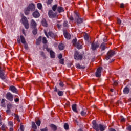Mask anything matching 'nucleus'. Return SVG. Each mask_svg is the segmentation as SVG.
Wrapping results in <instances>:
<instances>
[{
	"mask_svg": "<svg viewBox=\"0 0 131 131\" xmlns=\"http://www.w3.org/2000/svg\"><path fill=\"white\" fill-rule=\"evenodd\" d=\"M77 39L76 38H75L72 41L73 45L74 46V47H76L78 50H80V49H82V45H81V43L80 42H77Z\"/></svg>",
	"mask_w": 131,
	"mask_h": 131,
	"instance_id": "nucleus-1",
	"label": "nucleus"
},
{
	"mask_svg": "<svg viewBox=\"0 0 131 131\" xmlns=\"http://www.w3.org/2000/svg\"><path fill=\"white\" fill-rule=\"evenodd\" d=\"M21 22L23 25H24L26 29H28V28H29V23H28V20L27 19V18H26V17L23 16L22 17Z\"/></svg>",
	"mask_w": 131,
	"mask_h": 131,
	"instance_id": "nucleus-2",
	"label": "nucleus"
},
{
	"mask_svg": "<svg viewBox=\"0 0 131 131\" xmlns=\"http://www.w3.org/2000/svg\"><path fill=\"white\" fill-rule=\"evenodd\" d=\"M75 16L76 22L78 25H79V24H81V23H83V18L80 17L79 14H78V13L76 12Z\"/></svg>",
	"mask_w": 131,
	"mask_h": 131,
	"instance_id": "nucleus-3",
	"label": "nucleus"
},
{
	"mask_svg": "<svg viewBox=\"0 0 131 131\" xmlns=\"http://www.w3.org/2000/svg\"><path fill=\"white\" fill-rule=\"evenodd\" d=\"M100 47V43L98 41H94L91 43V49L92 51H96Z\"/></svg>",
	"mask_w": 131,
	"mask_h": 131,
	"instance_id": "nucleus-4",
	"label": "nucleus"
},
{
	"mask_svg": "<svg viewBox=\"0 0 131 131\" xmlns=\"http://www.w3.org/2000/svg\"><path fill=\"white\" fill-rule=\"evenodd\" d=\"M74 58L75 60H82V55L79 54V52H78V51H76L75 52Z\"/></svg>",
	"mask_w": 131,
	"mask_h": 131,
	"instance_id": "nucleus-5",
	"label": "nucleus"
},
{
	"mask_svg": "<svg viewBox=\"0 0 131 131\" xmlns=\"http://www.w3.org/2000/svg\"><path fill=\"white\" fill-rule=\"evenodd\" d=\"M48 16L49 18H58V14L57 12L54 13L53 10H49L48 12Z\"/></svg>",
	"mask_w": 131,
	"mask_h": 131,
	"instance_id": "nucleus-6",
	"label": "nucleus"
},
{
	"mask_svg": "<svg viewBox=\"0 0 131 131\" xmlns=\"http://www.w3.org/2000/svg\"><path fill=\"white\" fill-rule=\"evenodd\" d=\"M115 55V51L111 50L107 52V56H106L105 59L106 60H108L111 57L114 56Z\"/></svg>",
	"mask_w": 131,
	"mask_h": 131,
	"instance_id": "nucleus-7",
	"label": "nucleus"
},
{
	"mask_svg": "<svg viewBox=\"0 0 131 131\" xmlns=\"http://www.w3.org/2000/svg\"><path fill=\"white\" fill-rule=\"evenodd\" d=\"M6 98L8 100V101H10V102H12L13 100H14V96H13V94L10 92L6 94Z\"/></svg>",
	"mask_w": 131,
	"mask_h": 131,
	"instance_id": "nucleus-8",
	"label": "nucleus"
},
{
	"mask_svg": "<svg viewBox=\"0 0 131 131\" xmlns=\"http://www.w3.org/2000/svg\"><path fill=\"white\" fill-rule=\"evenodd\" d=\"M0 78L4 80V79H6V76H5V71H4V69L2 68V67H0Z\"/></svg>",
	"mask_w": 131,
	"mask_h": 131,
	"instance_id": "nucleus-9",
	"label": "nucleus"
},
{
	"mask_svg": "<svg viewBox=\"0 0 131 131\" xmlns=\"http://www.w3.org/2000/svg\"><path fill=\"white\" fill-rule=\"evenodd\" d=\"M92 124L93 125V127L94 129H95V130H96V131H98L99 130V124H97V122H96L95 120L93 121Z\"/></svg>",
	"mask_w": 131,
	"mask_h": 131,
	"instance_id": "nucleus-10",
	"label": "nucleus"
},
{
	"mask_svg": "<svg viewBox=\"0 0 131 131\" xmlns=\"http://www.w3.org/2000/svg\"><path fill=\"white\" fill-rule=\"evenodd\" d=\"M63 35L67 39H70V38H71V35H70V34H69L67 31H63Z\"/></svg>",
	"mask_w": 131,
	"mask_h": 131,
	"instance_id": "nucleus-11",
	"label": "nucleus"
},
{
	"mask_svg": "<svg viewBox=\"0 0 131 131\" xmlns=\"http://www.w3.org/2000/svg\"><path fill=\"white\" fill-rule=\"evenodd\" d=\"M101 71H102V67L97 69L95 74L96 77H100L101 76Z\"/></svg>",
	"mask_w": 131,
	"mask_h": 131,
	"instance_id": "nucleus-12",
	"label": "nucleus"
},
{
	"mask_svg": "<svg viewBox=\"0 0 131 131\" xmlns=\"http://www.w3.org/2000/svg\"><path fill=\"white\" fill-rule=\"evenodd\" d=\"M32 15L34 18H39L40 16V14L37 10H36L35 12H34Z\"/></svg>",
	"mask_w": 131,
	"mask_h": 131,
	"instance_id": "nucleus-13",
	"label": "nucleus"
},
{
	"mask_svg": "<svg viewBox=\"0 0 131 131\" xmlns=\"http://www.w3.org/2000/svg\"><path fill=\"white\" fill-rule=\"evenodd\" d=\"M28 8L31 11V12H33L35 10V5L34 4H31L28 7Z\"/></svg>",
	"mask_w": 131,
	"mask_h": 131,
	"instance_id": "nucleus-14",
	"label": "nucleus"
},
{
	"mask_svg": "<svg viewBox=\"0 0 131 131\" xmlns=\"http://www.w3.org/2000/svg\"><path fill=\"white\" fill-rule=\"evenodd\" d=\"M36 26H37V24L34 19H32L31 20V27L32 28H36Z\"/></svg>",
	"mask_w": 131,
	"mask_h": 131,
	"instance_id": "nucleus-15",
	"label": "nucleus"
},
{
	"mask_svg": "<svg viewBox=\"0 0 131 131\" xmlns=\"http://www.w3.org/2000/svg\"><path fill=\"white\" fill-rule=\"evenodd\" d=\"M9 90L12 92V93H15V94H17L18 93V90H17V88L14 86H10L9 88Z\"/></svg>",
	"mask_w": 131,
	"mask_h": 131,
	"instance_id": "nucleus-16",
	"label": "nucleus"
},
{
	"mask_svg": "<svg viewBox=\"0 0 131 131\" xmlns=\"http://www.w3.org/2000/svg\"><path fill=\"white\" fill-rule=\"evenodd\" d=\"M105 128L106 127L102 124H99L98 126V131H104L105 130Z\"/></svg>",
	"mask_w": 131,
	"mask_h": 131,
	"instance_id": "nucleus-17",
	"label": "nucleus"
},
{
	"mask_svg": "<svg viewBox=\"0 0 131 131\" xmlns=\"http://www.w3.org/2000/svg\"><path fill=\"white\" fill-rule=\"evenodd\" d=\"M48 34L49 36H50V37H52V38H56V37H57V35H56V34H54V33L52 32H49L48 33Z\"/></svg>",
	"mask_w": 131,
	"mask_h": 131,
	"instance_id": "nucleus-18",
	"label": "nucleus"
},
{
	"mask_svg": "<svg viewBox=\"0 0 131 131\" xmlns=\"http://www.w3.org/2000/svg\"><path fill=\"white\" fill-rule=\"evenodd\" d=\"M41 24L42 26H44V27H48V23H47V20H46V19H43L42 20Z\"/></svg>",
	"mask_w": 131,
	"mask_h": 131,
	"instance_id": "nucleus-19",
	"label": "nucleus"
},
{
	"mask_svg": "<svg viewBox=\"0 0 131 131\" xmlns=\"http://www.w3.org/2000/svg\"><path fill=\"white\" fill-rule=\"evenodd\" d=\"M57 12H58V13H62V12H64V8L61 6L57 7Z\"/></svg>",
	"mask_w": 131,
	"mask_h": 131,
	"instance_id": "nucleus-20",
	"label": "nucleus"
},
{
	"mask_svg": "<svg viewBox=\"0 0 131 131\" xmlns=\"http://www.w3.org/2000/svg\"><path fill=\"white\" fill-rule=\"evenodd\" d=\"M100 48L101 49V51H105L106 50V43H102L100 45Z\"/></svg>",
	"mask_w": 131,
	"mask_h": 131,
	"instance_id": "nucleus-21",
	"label": "nucleus"
},
{
	"mask_svg": "<svg viewBox=\"0 0 131 131\" xmlns=\"http://www.w3.org/2000/svg\"><path fill=\"white\" fill-rule=\"evenodd\" d=\"M76 67L78 69H84L85 68V67L81 66L79 63H77L76 64Z\"/></svg>",
	"mask_w": 131,
	"mask_h": 131,
	"instance_id": "nucleus-22",
	"label": "nucleus"
},
{
	"mask_svg": "<svg viewBox=\"0 0 131 131\" xmlns=\"http://www.w3.org/2000/svg\"><path fill=\"white\" fill-rule=\"evenodd\" d=\"M50 127L53 129L54 131L57 130L58 129V127L55 125H54L53 124L50 125Z\"/></svg>",
	"mask_w": 131,
	"mask_h": 131,
	"instance_id": "nucleus-23",
	"label": "nucleus"
},
{
	"mask_svg": "<svg viewBox=\"0 0 131 131\" xmlns=\"http://www.w3.org/2000/svg\"><path fill=\"white\" fill-rule=\"evenodd\" d=\"M31 11L28 8V7L25 9V15H29V13H30Z\"/></svg>",
	"mask_w": 131,
	"mask_h": 131,
	"instance_id": "nucleus-24",
	"label": "nucleus"
},
{
	"mask_svg": "<svg viewBox=\"0 0 131 131\" xmlns=\"http://www.w3.org/2000/svg\"><path fill=\"white\" fill-rule=\"evenodd\" d=\"M50 57L51 58H55L56 57V55H55V52H54V51L51 50L50 51Z\"/></svg>",
	"mask_w": 131,
	"mask_h": 131,
	"instance_id": "nucleus-25",
	"label": "nucleus"
},
{
	"mask_svg": "<svg viewBox=\"0 0 131 131\" xmlns=\"http://www.w3.org/2000/svg\"><path fill=\"white\" fill-rule=\"evenodd\" d=\"M58 48L60 51H62L64 50V49H65V47L64 46V44L63 43L59 44L58 46Z\"/></svg>",
	"mask_w": 131,
	"mask_h": 131,
	"instance_id": "nucleus-26",
	"label": "nucleus"
},
{
	"mask_svg": "<svg viewBox=\"0 0 131 131\" xmlns=\"http://www.w3.org/2000/svg\"><path fill=\"white\" fill-rule=\"evenodd\" d=\"M123 93L124 94H128L129 93V89L127 87H125L123 90Z\"/></svg>",
	"mask_w": 131,
	"mask_h": 131,
	"instance_id": "nucleus-27",
	"label": "nucleus"
},
{
	"mask_svg": "<svg viewBox=\"0 0 131 131\" xmlns=\"http://www.w3.org/2000/svg\"><path fill=\"white\" fill-rule=\"evenodd\" d=\"M72 109L74 111V112H77V109L76 108V104H74L72 106Z\"/></svg>",
	"mask_w": 131,
	"mask_h": 131,
	"instance_id": "nucleus-28",
	"label": "nucleus"
},
{
	"mask_svg": "<svg viewBox=\"0 0 131 131\" xmlns=\"http://www.w3.org/2000/svg\"><path fill=\"white\" fill-rule=\"evenodd\" d=\"M58 9V5L55 4L52 6V9L53 10V12H56V10Z\"/></svg>",
	"mask_w": 131,
	"mask_h": 131,
	"instance_id": "nucleus-29",
	"label": "nucleus"
},
{
	"mask_svg": "<svg viewBox=\"0 0 131 131\" xmlns=\"http://www.w3.org/2000/svg\"><path fill=\"white\" fill-rule=\"evenodd\" d=\"M20 40L23 44L26 43V41L25 40V38H24V36H20Z\"/></svg>",
	"mask_w": 131,
	"mask_h": 131,
	"instance_id": "nucleus-30",
	"label": "nucleus"
},
{
	"mask_svg": "<svg viewBox=\"0 0 131 131\" xmlns=\"http://www.w3.org/2000/svg\"><path fill=\"white\" fill-rule=\"evenodd\" d=\"M32 127L33 128V129H36L37 128V127L36 126V125L35 124V123L34 122H32Z\"/></svg>",
	"mask_w": 131,
	"mask_h": 131,
	"instance_id": "nucleus-31",
	"label": "nucleus"
},
{
	"mask_svg": "<svg viewBox=\"0 0 131 131\" xmlns=\"http://www.w3.org/2000/svg\"><path fill=\"white\" fill-rule=\"evenodd\" d=\"M42 37L41 36H40L38 39L37 40L36 45H38L39 43H40V42L41 41Z\"/></svg>",
	"mask_w": 131,
	"mask_h": 131,
	"instance_id": "nucleus-32",
	"label": "nucleus"
},
{
	"mask_svg": "<svg viewBox=\"0 0 131 131\" xmlns=\"http://www.w3.org/2000/svg\"><path fill=\"white\" fill-rule=\"evenodd\" d=\"M37 7L39 10H41V9H42V5L41 3H38L37 4Z\"/></svg>",
	"mask_w": 131,
	"mask_h": 131,
	"instance_id": "nucleus-33",
	"label": "nucleus"
},
{
	"mask_svg": "<svg viewBox=\"0 0 131 131\" xmlns=\"http://www.w3.org/2000/svg\"><path fill=\"white\" fill-rule=\"evenodd\" d=\"M81 115L82 116H85L86 115V111L85 110H83L81 112Z\"/></svg>",
	"mask_w": 131,
	"mask_h": 131,
	"instance_id": "nucleus-34",
	"label": "nucleus"
},
{
	"mask_svg": "<svg viewBox=\"0 0 131 131\" xmlns=\"http://www.w3.org/2000/svg\"><path fill=\"white\" fill-rule=\"evenodd\" d=\"M5 102H6V99H2L1 100V106L2 107H4L5 106Z\"/></svg>",
	"mask_w": 131,
	"mask_h": 131,
	"instance_id": "nucleus-35",
	"label": "nucleus"
},
{
	"mask_svg": "<svg viewBox=\"0 0 131 131\" xmlns=\"http://www.w3.org/2000/svg\"><path fill=\"white\" fill-rule=\"evenodd\" d=\"M64 129H66L67 130L69 129V125L68 123H66L64 125Z\"/></svg>",
	"mask_w": 131,
	"mask_h": 131,
	"instance_id": "nucleus-36",
	"label": "nucleus"
},
{
	"mask_svg": "<svg viewBox=\"0 0 131 131\" xmlns=\"http://www.w3.org/2000/svg\"><path fill=\"white\" fill-rule=\"evenodd\" d=\"M64 94V92L63 91H59L58 92V95L59 97H62L63 95Z\"/></svg>",
	"mask_w": 131,
	"mask_h": 131,
	"instance_id": "nucleus-37",
	"label": "nucleus"
},
{
	"mask_svg": "<svg viewBox=\"0 0 131 131\" xmlns=\"http://www.w3.org/2000/svg\"><path fill=\"white\" fill-rule=\"evenodd\" d=\"M42 42L45 45L48 42V40H47V38H46V37H43V38H42Z\"/></svg>",
	"mask_w": 131,
	"mask_h": 131,
	"instance_id": "nucleus-38",
	"label": "nucleus"
},
{
	"mask_svg": "<svg viewBox=\"0 0 131 131\" xmlns=\"http://www.w3.org/2000/svg\"><path fill=\"white\" fill-rule=\"evenodd\" d=\"M34 29L33 30V34L34 35H36L37 34V29L34 28Z\"/></svg>",
	"mask_w": 131,
	"mask_h": 131,
	"instance_id": "nucleus-39",
	"label": "nucleus"
},
{
	"mask_svg": "<svg viewBox=\"0 0 131 131\" xmlns=\"http://www.w3.org/2000/svg\"><path fill=\"white\" fill-rule=\"evenodd\" d=\"M84 38L85 39V40H89V35H88V34H85L84 36Z\"/></svg>",
	"mask_w": 131,
	"mask_h": 131,
	"instance_id": "nucleus-40",
	"label": "nucleus"
},
{
	"mask_svg": "<svg viewBox=\"0 0 131 131\" xmlns=\"http://www.w3.org/2000/svg\"><path fill=\"white\" fill-rule=\"evenodd\" d=\"M59 63L62 65H64V59L61 58L59 59Z\"/></svg>",
	"mask_w": 131,
	"mask_h": 131,
	"instance_id": "nucleus-41",
	"label": "nucleus"
},
{
	"mask_svg": "<svg viewBox=\"0 0 131 131\" xmlns=\"http://www.w3.org/2000/svg\"><path fill=\"white\" fill-rule=\"evenodd\" d=\"M64 27H68V21H64L63 24Z\"/></svg>",
	"mask_w": 131,
	"mask_h": 131,
	"instance_id": "nucleus-42",
	"label": "nucleus"
},
{
	"mask_svg": "<svg viewBox=\"0 0 131 131\" xmlns=\"http://www.w3.org/2000/svg\"><path fill=\"white\" fill-rule=\"evenodd\" d=\"M37 126H40V124L41 123V122L40 121V120H38L36 122Z\"/></svg>",
	"mask_w": 131,
	"mask_h": 131,
	"instance_id": "nucleus-43",
	"label": "nucleus"
},
{
	"mask_svg": "<svg viewBox=\"0 0 131 131\" xmlns=\"http://www.w3.org/2000/svg\"><path fill=\"white\" fill-rule=\"evenodd\" d=\"M6 125H3L2 126V130L3 131H6Z\"/></svg>",
	"mask_w": 131,
	"mask_h": 131,
	"instance_id": "nucleus-44",
	"label": "nucleus"
},
{
	"mask_svg": "<svg viewBox=\"0 0 131 131\" xmlns=\"http://www.w3.org/2000/svg\"><path fill=\"white\" fill-rule=\"evenodd\" d=\"M13 105L12 104L7 105V109H12Z\"/></svg>",
	"mask_w": 131,
	"mask_h": 131,
	"instance_id": "nucleus-45",
	"label": "nucleus"
},
{
	"mask_svg": "<svg viewBox=\"0 0 131 131\" xmlns=\"http://www.w3.org/2000/svg\"><path fill=\"white\" fill-rule=\"evenodd\" d=\"M9 126H11V127H13V122H9V123H8Z\"/></svg>",
	"mask_w": 131,
	"mask_h": 131,
	"instance_id": "nucleus-46",
	"label": "nucleus"
},
{
	"mask_svg": "<svg viewBox=\"0 0 131 131\" xmlns=\"http://www.w3.org/2000/svg\"><path fill=\"white\" fill-rule=\"evenodd\" d=\"M20 128L21 131H24V126L23 125H20Z\"/></svg>",
	"mask_w": 131,
	"mask_h": 131,
	"instance_id": "nucleus-47",
	"label": "nucleus"
},
{
	"mask_svg": "<svg viewBox=\"0 0 131 131\" xmlns=\"http://www.w3.org/2000/svg\"><path fill=\"white\" fill-rule=\"evenodd\" d=\"M62 57H63V54H59L58 58L60 59H62Z\"/></svg>",
	"mask_w": 131,
	"mask_h": 131,
	"instance_id": "nucleus-48",
	"label": "nucleus"
},
{
	"mask_svg": "<svg viewBox=\"0 0 131 131\" xmlns=\"http://www.w3.org/2000/svg\"><path fill=\"white\" fill-rule=\"evenodd\" d=\"M24 47H25V49L26 50H28V45L27 44H24Z\"/></svg>",
	"mask_w": 131,
	"mask_h": 131,
	"instance_id": "nucleus-49",
	"label": "nucleus"
},
{
	"mask_svg": "<svg viewBox=\"0 0 131 131\" xmlns=\"http://www.w3.org/2000/svg\"><path fill=\"white\" fill-rule=\"evenodd\" d=\"M59 85H60V86H61V88H63V87H64V83H63L62 82H60L59 83Z\"/></svg>",
	"mask_w": 131,
	"mask_h": 131,
	"instance_id": "nucleus-50",
	"label": "nucleus"
},
{
	"mask_svg": "<svg viewBox=\"0 0 131 131\" xmlns=\"http://www.w3.org/2000/svg\"><path fill=\"white\" fill-rule=\"evenodd\" d=\"M117 23L118 24H121V20L119 18L117 19Z\"/></svg>",
	"mask_w": 131,
	"mask_h": 131,
	"instance_id": "nucleus-51",
	"label": "nucleus"
},
{
	"mask_svg": "<svg viewBox=\"0 0 131 131\" xmlns=\"http://www.w3.org/2000/svg\"><path fill=\"white\" fill-rule=\"evenodd\" d=\"M52 2H53V0H48L47 2L48 5H51L52 4Z\"/></svg>",
	"mask_w": 131,
	"mask_h": 131,
	"instance_id": "nucleus-52",
	"label": "nucleus"
},
{
	"mask_svg": "<svg viewBox=\"0 0 131 131\" xmlns=\"http://www.w3.org/2000/svg\"><path fill=\"white\" fill-rule=\"evenodd\" d=\"M124 4L121 3V4H120V8H124Z\"/></svg>",
	"mask_w": 131,
	"mask_h": 131,
	"instance_id": "nucleus-53",
	"label": "nucleus"
},
{
	"mask_svg": "<svg viewBox=\"0 0 131 131\" xmlns=\"http://www.w3.org/2000/svg\"><path fill=\"white\" fill-rule=\"evenodd\" d=\"M121 122H124V121H125V119L123 117H122L121 119Z\"/></svg>",
	"mask_w": 131,
	"mask_h": 131,
	"instance_id": "nucleus-54",
	"label": "nucleus"
},
{
	"mask_svg": "<svg viewBox=\"0 0 131 131\" xmlns=\"http://www.w3.org/2000/svg\"><path fill=\"white\" fill-rule=\"evenodd\" d=\"M41 131H48V127H46L45 128L41 129Z\"/></svg>",
	"mask_w": 131,
	"mask_h": 131,
	"instance_id": "nucleus-55",
	"label": "nucleus"
},
{
	"mask_svg": "<svg viewBox=\"0 0 131 131\" xmlns=\"http://www.w3.org/2000/svg\"><path fill=\"white\" fill-rule=\"evenodd\" d=\"M14 101H15V102H16V103H17V102H19V99L18 98H15V99H14Z\"/></svg>",
	"mask_w": 131,
	"mask_h": 131,
	"instance_id": "nucleus-56",
	"label": "nucleus"
},
{
	"mask_svg": "<svg viewBox=\"0 0 131 131\" xmlns=\"http://www.w3.org/2000/svg\"><path fill=\"white\" fill-rule=\"evenodd\" d=\"M74 19L73 18V17H72V16H71L69 18V20H70V21H73Z\"/></svg>",
	"mask_w": 131,
	"mask_h": 131,
	"instance_id": "nucleus-57",
	"label": "nucleus"
},
{
	"mask_svg": "<svg viewBox=\"0 0 131 131\" xmlns=\"http://www.w3.org/2000/svg\"><path fill=\"white\" fill-rule=\"evenodd\" d=\"M45 35L47 36V37L49 38V35H48V33L47 32V31H45Z\"/></svg>",
	"mask_w": 131,
	"mask_h": 131,
	"instance_id": "nucleus-58",
	"label": "nucleus"
},
{
	"mask_svg": "<svg viewBox=\"0 0 131 131\" xmlns=\"http://www.w3.org/2000/svg\"><path fill=\"white\" fill-rule=\"evenodd\" d=\"M117 84H118V83H117V81H115L114 82V85H115V86L117 85Z\"/></svg>",
	"mask_w": 131,
	"mask_h": 131,
	"instance_id": "nucleus-59",
	"label": "nucleus"
},
{
	"mask_svg": "<svg viewBox=\"0 0 131 131\" xmlns=\"http://www.w3.org/2000/svg\"><path fill=\"white\" fill-rule=\"evenodd\" d=\"M6 112H7V113H10V112H11V110L8 108L7 110L6 111Z\"/></svg>",
	"mask_w": 131,
	"mask_h": 131,
	"instance_id": "nucleus-60",
	"label": "nucleus"
},
{
	"mask_svg": "<svg viewBox=\"0 0 131 131\" xmlns=\"http://www.w3.org/2000/svg\"><path fill=\"white\" fill-rule=\"evenodd\" d=\"M17 42L18 43H21V40H20V38L17 39Z\"/></svg>",
	"mask_w": 131,
	"mask_h": 131,
	"instance_id": "nucleus-61",
	"label": "nucleus"
},
{
	"mask_svg": "<svg viewBox=\"0 0 131 131\" xmlns=\"http://www.w3.org/2000/svg\"><path fill=\"white\" fill-rule=\"evenodd\" d=\"M10 131H14V129H13V127H11L10 128Z\"/></svg>",
	"mask_w": 131,
	"mask_h": 131,
	"instance_id": "nucleus-62",
	"label": "nucleus"
},
{
	"mask_svg": "<svg viewBox=\"0 0 131 131\" xmlns=\"http://www.w3.org/2000/svg\"><path fill=\"white\" fill-rule=\"evenodd\" d=\"M57 27L58 28L60 29L61 28V25H59V24H57Z\"/></svg>",
	"mask_w": 131,
	"mask_h": 131,
	"instance_id": "nucleus-63",
	"label": "nucleus"
},
{
	"mask_svg": "<svg viewBox=\"0 0 131 131\" xmlns=\"http://www.w3.org/2000/svg\"><path fill=\"white\" fill-rule=\"evenodd\" d=\"M128 130L131 131V126H129L128 127Z\"/></svg>",
	"mask_w": 131,
	"mask_h": 131,
	"instance_id": "nucleus-64",
	"label": "nucleus"
}]
</instances>
